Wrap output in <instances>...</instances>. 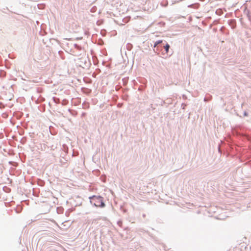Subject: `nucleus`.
Masks as SVG:
<instances>
[{
	"label": "nucleus",
	"instance_id": "7ed1b4c3",
	"mask_svg": "<svg viewBox=\"0 0 251 251\" xmlns=\"http://www.w3.org/2000/svg\"><path fill=\"white\" fill-rule=\"evenodd\" d=\"M164 48L166 50V51L167 53H168V50H169V49L170 48V45L169 44H166L165 46H164Z\"/></svg>",
	"mask_w": 251,
	"mask_h": 251
},
{
	"label": "nucleus",
	"instance_id": "f257e3e1",
	"mask_svg": "<svg viewBox=\"0 0 251 251\" xmlns=\"http://www.w3.org/2000/svg\"><path fill=\"white\" fill-rule=\"evenodd\" d=\"M91 202H93L96 207H103L105 206L102 198L101 197L93 196Z\"/></svg>",
	"mask_w": 251,
	"mask_h": 251
},
{
	"label": "nucleus",
	"instance_id": "f03ea898",
	"mask_svg": "<svg viewBox=\"0 0 251 251\" xmlns=\"http://www.w3.org/2000/svg\"><path fill=\"white\" fill-rule=\"evenodd\" d=\"M162 42V40H158L157 41H156L155 43H154V48H155L158 44L161 43Z\"/></svg>",
	"mask_w": 251,
	"mask_h": 251
}]
</instances>
